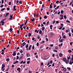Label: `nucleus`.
<instances>
[{"label": "nucleus", "instance_id": "e2e57ef3", "mask_svg": "<svg viewBox=\"0 0 73 73\" xmlns=\"http://www.w3.org/2000/svg\"><path fill=\"white\" fill-rule=\"evenodd\" d=\"M20 29H21V31H23V27H20Z\"/></svg>", "mask_w": 73, "mask_h": 73}, {"label": "nucleus", "instance_id": "052dcab7", "mask_svg": "<svg viewBox=\"0 0 73 73\" xmlns=\"http://www.w3.org/2000/svg\"><path fill=\"white\" fill-rule=\"evenodd\" d=\"M63 38H66V36L65 35H64L63 36Z\"/></svg>", "mask_w": 73, "mask_h": 73}, {"label": "nucleus", "instance_id": "09e8293b", "mask_svg": "<svg viewBox=\"0 0 73 73\" xmlns=\"http://www.w3.org/2000/svg\"><path fill=\"white\" fill-rule=\"evenodd\" d=\"M50 64H52V63H53V61H52V60H51L50 61Z\"/></svg>", "mask_w": 73, "mask_h": 73}, {"label": "nucleus", "instance_id": "0eeeda50", "mask_svg": "<svg viewBox=\"0 0 73 73\" xmlns=\"http://www.w3.org/2000/svg\"><path fill=\"white\" fill-rule=\"evenodd\" d=\"M73 63V62L72 61V60H70V63L69 64H70V65H72Z\"/></svg>", "mask_w": 73, "mask_h": 73}, {"label": "nucleus", "instance_id": "774afa93", "mask_svg": "<svg viewBox=\"0 0 73 73\" xmlns=\"http://www.w3.org/2000/svg\"><path fill=\"white\" fill-rule=\"evenodd\" d=\"M29 73H32V71H29Z\"/></svg>", "mask_w": 73, "mask_h": 73}, {"label": "nucleus", "instance_id": "c03bdc74", "mask_svg": "<svg viewBox=\"0 0 73 73\" xmlns=\"http://www.w3.org/2000/svg\"><path fill=\"white\" fill-rule=\"evenodd\" d=\"M55 23H56V20H54L52 22V24H54Z\"/></svg>", "mask_w": 73, "mask_h": 73}, {"label": "nucleus", "instance_id": "bb28decb", "mask_svg": "<svg viewBox=\"0 0 73 73\" xmlns=\"http://www.w3.org/2000/svg\"><path fill=\"white\" fill-rule=\"evenodd\" d=\"M52 26H53L52 25H50V29H52Z\"/></svg>", "mask_w": 73, "mask_h": 73}, {"label": "nucleus", "instance_id": "e433bc0d", "mask_svg": "<svg viewBox=\"0 0 73 73\" xmlns=\"http://www.w3.org/2000/svg\"><path fill=\"white\" fill-rule=\"evenodd\" d=\"M61 13H62V14H63L64 13V11L62 10H61Z\"/></svg>", "mask_w": 73, "mask_h": 73}, {"label": "nucleus", "instance_id": "6ab92c4d", "mask_svg": "<svg viewBox=\"0 0 73 73\" xmlns=\"http://www.w3.org/2000/svg\"><path fill=\"white\" fill-rule=\"evenodd\" d=\"M31 21H32L33 22V21H35V18H33V19H32L31 20Z\"/></svg>", "mask_w": 73, "mask_h": 73}, {"label": "nucleus", "instance_id": "ddd939ff", "mask_svg": "<svg viewBox=\"0 0 73 73\" xmlns=\"http://www.w3.org/2000/svg\"><path fill=\"white\" fill-rule=\"evenodd\" d=\"M62 55H63L61 53L59 54V56L60 57H62Z\"/></svg>", "mask_w": 73, "mask_h": 73}, {"label": "nucleus", "instance_id": "72a5a7b5", "mask_svg": "<svg viewBox=\"0 0 73 73\" xmlns=\"http://www.w3.org/2000/svg\"><path fill=\"white\" fill-rule=\"evenodd\" d=\"M39 33L40 34H41V33H42V31L41 30H40V31Z\"/></svg>", "mask_w": 73, "mask_h": 73}, {"label": "nucleus", "instance_id": "20e7f679", "mask_svg": "<svg viewBox=\"0 0 73 73\" xmlns=\"http://www.w3.org/2000/svg\"><path fill=\"white\" fill-rule=\"evenodd\" d=\"M16 51H14L13 52V54H12L13 56H15L16 55Z\"/></svg>", "mask_w": 73, "mask_h": 73}, {"label": "nucleus", "instance_id": "5701e85b", "mask_svg": "<svg viewBox=\"0 0 73 73\" xmlns=\"http://www.w3.org/2000/svg\"><path fill=\"white\" fill-rule=\"evenodd\" d=\"M12 31H13V29H12V28L10 29V30H9L10 32H12Z\"/></svg>", "mask_w": 73, "mask_h": 73}, {"label": "nucleus", "instance_id": "7ed1b4c3", "mask_svg": "<svg viewBox=\"0 0 73 73\" xmlns=\"http://www.w3.org/2000/svg\"><path fill=\"white\" fill-rule=\"evenodd\" d=\"M21 57H20L19 58V60H21V59H22V58H23V54H21Z\"/></svg>", "mask_w": 73, "mask_h": 73}, {"label": "nucleus", "instance_id": "5fc2aeb1", "mask_svg": "<svg viewBox=\"0 0 73 73\" xmlns=\"http://www.w3.org/2000/svg\"><path fill=\"white\" fill-rule=\"evenodd\" d=\"M29 63H30V62L29 61H28L27 62V64H29Z\"/></svg>", "mask_w": 73, "mask_h": 73}, {"label": "nucleus", "instance_id": "a878e982", "mask_svg": "<svg viewBox=\"0 0 73 73\" xmlns=\"http://www.w3.org/2000/svg\"><path fill=\"white\" fill-rule=\"evenodd\" d=\"M66 22H67V23H70V22L68 20H66Z\"/></svg>", "mask_w": 73, "mask_h": 73}, {"label": "nucleus", "instance_id": "de8ad7c7", "mask_svg": "<svg viewBox=\"0 0 73 73\" xmlns=\"http://www.w3.org/2000/svg\"><path fill=\"white\" fill-rule=\"evenodd\" d=\"M69 37L71 36V34L70 33L69 34Z\"/></svg>", "mask_w": 73, "mask_h": 73}, {"label": "nucleus", "instance_id": "473e14b6", "mask_svg": "<svg viewBox=\"0 0 73 73\" xmlns=\"http://www.w3.org/2000/svg\"><path fill=\"white\" fill-rule=\"evenodd\" d=\"M32 48L33 49H35V46H34V45H33Z\"/></svg>", "mask_w": 73, "mask_h": 73}, {"label": "nucleus", "instance_id": "4d7b16f0", "mask_svg": "<svg viewBox=\"0 0 73 73\" xmlns=\"http://www.w3.org/2000/svg\"><path fill=\"white\" fill-rule=\"evenodd\" d=\"M19 32H20L19 30H17V34H19Z\"/></svg>", "mask_w": 73, "mask_h": 73}, {"label": "nucleus", "instance_id": "37998d69", "mask_svg": "<svg viewBox=\"0 0 73 73\" xmlns=\"http://www.w3.org/2000/svg\"><path fill=\"white\" fill-rule=\"evenodd\" d=\"M23 50H21L20 51V53H23Z\"/></svg>", "mask_w": 73, "mask_h": 73}, {"label": "nucleus", "instance_id": "c9c22d12", "mask_svg": "<svg viewBox=\"0 0 73 73\" xmlns=\"http://www.w3.org/2000/svg\"><path fill=\"white\" fill-rule=\"evenodd\" d=\"M23 25H24V24H22L20 25V27H23Z\"/></svg>", "mask_w": 73, "mask_h": 73}, {"label": "nucleus", "instance_id": "412c9836", "mask_svg": "<svg viewBox=\"0 0 73 73\" xmlns=\"http://www.w3.org/2000/svg\"><path fill=\"white\" fill-rule=\"evenodd\" d=\"M67 69H68V70H71L70 67H67Z\"/></svg>", "mask_w": 73, "mask_h": 73}, {"label": "nucleus", "instance_id": "680f3d73", "mask_svg": "<svg viewBox=\"0 0 73 73\" xmlns=\"http://www.w3.org/2000/svg\"><path fill=\"white\" fill-rule=\"evenodd\" d=\"M4 7V5H2L1 6H0L1 8H2Z\"/></svg>", "mask_w": 73, "mask_h": 73}, {"label": "nucleus", "instance_id": "338daca9", "mask_svg": "<svg viewBox=\"0 0 73 73\" xmlns=\"http://www.w3.org/2000/svg\"><path fill=\"white\" fill-rule=\"evenodd\" d=\"M63 70L64 71V72H65V71H66V68H64Z\"/></svg>", "mask_w": 73, "mask_h": 73}, {"label": "nucleus", "instance_id": "f8f14e48", "mask_svg": "<svg viewBox=\"0 0 73 73\" xmlns=\"http://www.w3.org/2000/svg\"><path fill=\"white\" fill-rule=\"evenodd\" d=\"M31 35H32L31 34V33H29V35H28V36L29 37L31 36Z\"/></svg>", "mask_w": 73, "mask_h": 73}, {"label": "nucleus", "instance_id": "9d476101", "mask_svg": "<svg viewBox=\"0 0 73 73\" xmlns=\"http://www.w3.org/2000/svg\"><path fill=\"white\" fill-rule=\"evenodd\" d=\"M26 55L27 57H29L30 56V54L29 53H27L26 54Z\"/></svg>", "mask_w": 73, "mask_h": 73}, {"label": "nucleus", "instance_id": "a211bd4d", "mask_svg": "<svg viewBox=\"0 0 73 73\" xmlns=\"http://www.w3.org/2000/svg\"><path fill=\"white\" fill-rule=\"evenodd\" d=\"M32 47V45H30L29 46V49L31 50V48Z\"/></svg>", "mask_w": 73, "mask_h": 73}, {"label": "nucleus", "instance_id": "4468645a", "mask_svg": "<svg viewBox=\"0 0 73 73\" xmlns=\"http://www.w3.org/2000/svg\"><path fill=\"white\" fill-rule=\"evenodd\" d=\"M66 60V59L65 58H64L63 59V60L64 61H65Z\"/></svg>", "mask_w": 73, "mask_h": 73}, {"label": "nucleus", "instance_id": "2eb2a0df", "mask_svg": "<svg viewBox=\"0 0 73 73\" xmlns=\"http://www.w3.org/2000/svg\"><path fill=\"white\" fill-rule=\"evenodd\" d=\"M42 31H44V30L45 29V27H43L42 28Z\"/></svg>", "mask_w": 73, "mask_h": 73}, {"label": "nucleus", "instance_id": "4be33fe9", "mask_svg": "<svg viewBox=\"0 0 73 73\" xmlns=\"http://www.w3.org/2000/svg\"><path fill=\"white\" fill-rule=\"evenodd\" d=\"M60 7V6H58L56 7V8H55V9H57Z\"/></svg>", "mask_w": 73, "mask_h": 73}, {"label": "nucleus", "instance_id": "f257e3e1", "mask_svg": "<svg viewBox=\"0 0 73 73\" xmlns=\"http://www.w3.org/2000/svg\"><path fill=\"white\" fill-rule=\"evenodd\" d=\"M49 57V56H45L43 58V60H46Z\"/></svg>", "mask_w": 73, "mask_h": 73}, {"label": "nucleus", "instance_id": "7c9ffc66", "mask_svg": "<svg viewBox=\"0 0 73 73\" xmlns=\"http://www.w3.org/2000/svg\"><path fill=\"white\" fill-rule=\"evenodd\" d=\"M19 3L21 4H22V1H21V0H20Z\"/></svg>", "mask_w": 73, "mask_h": 73}, {"label": "nucleus", "instance_id": "a18cd8bd", "mask_svg": "<svg viewBox=\"0 0 73 73\" xmlns=\"http://www.w3.org/2000/svg\"><path fill=\"white\" fill-rule=\"evenodd\" d=\"M59 3V1H58V0H57L56 2V3L57 4H58Z\"/></svg>", "mask_w": 73, "mask_h": 73}, {"label": "nucleus", "instance_id": "0e129e2a", "mask_svg": "<svg viewBox=\"0 0 73 73\" xmlns=\"http://www.w3.org/2000/svg\"><path fill=\"white\" fill-rule=\"evenodd\" d=\"M32 40L33 41V40H35V38H34V37H33V36L32 37Z\"/></svg>", "mask_w": 73, "mask_h": 73}, {"label": "nucleus", "instance_id": "8fccbe9b", "mask_svg": "<svg viewBox=\"0 0 73 73\" xmlns=\"http://www.w3.org/2000/svg\"><path fill=\"white\" fill-rule=\"evenodd\" d=\"M19 58V56H17V60H18Z\"/></svg>", "mask_w": 73, "mask_h": 73}, {"label": "nucleus", "instance_id": "49530a36", "mask_svg": "<svg viewBox=\"0 0 73 73\" xmlns=\"http://www.w3.org/2000/svg\"><path fill=\"white\" fill-rule=\"evenodd\" d=\"M52 7H53V6H51L50 5L49 8L51 9H52Z\"/></svg>", "mask_w": 73, "mask_h": 73}, {"label": "nucleus", "instance_id": "6e6552de", "mask_svg": "<svg viewBox=\"0 0 73 73\" xmlns=\"http://www.w3.org/2000/svg\"><path fill=\"white\" fill-rule=\"evenodd\" d=\"M13 16V15H12L11 16H10V17L9 18V19H10V20H12Z\"/></svg>", "mask_w": 73, "mask_h": 73}, {"label": "nucleus", "instance_id": "13d9d810", "mask_svg": "<svg viewBox=\"0 0 73 73\" xmlns=\"http://www.w3.org/2000/svg\"><path fill=\"white\" fill-rule=\"evenodd\" d=\"M39 4H42V1H40L39 2Z\"/></svg>", "mask_w": 73, "mask_h": 73}, {"label": "nucleus", "instance_id": "69168bd1", "mask_svg": "<svg viewBox=\"0 0 73 73\" xmlns=\"http://www.w3.org/2000/svg\"><path fill=\"white\" fill-rule=\"evenodd\" d=\"M72 44H73V42H71L70 43V45H72Z\"/></svg>", "mask_w": 73, "mask_h": 73}, {"label": "nucleus", "instance_id": "423d86ee", "mask_svg": "<svg viewBox=\"0 0 73 73\" xmlns=\"http://www.w3.org/2000/svg\"><path fill=\"white\" fill-rule=\"evenodd\" d=\"M15 8H16V5L14 6L13 8L14 9L13 10V11H16V9Z\"/></svg>", "mask_w": 73, "mask_h": 73}, {"label": "nucleus", "instance_id": "3c124183", "mask_svg": "<svg viewBox=\"0 0 73 73\" xmlns=\"http://www.w3.org/2000/svg\"><path fill=\"white\" fill-rule=\"evenodd\" d=\"M10 10V9L9 8H7V11H9Z\"/></svg>", "mask_w": 73, "mask_h": 73}, {"label": "nucleus", "instance_id": "cd10ccee", "mask_svg": "<svg viewBox=\"0 0 73 73\" xmlns=\"http://www.w3.org/2000/svg\"><path fill=\"white\" fill-rule=\"evenodd\" d=\"M7 61H9V58H7L6 59Z\"/></svg>", "mask_w": 73, "mask_h": 73}, {"label": "nucleus", "instance_id": "9b49d317", "mask_svg": "<svg viewBox=\"0 0 73 73\" xmlns=\"http://www.w3.org/2000/svg\"><path fill=\"white\" fill-rule=\"evenodd\" d=\"M19 62V61L16 60L15 62H13V64H17V63H18Z\"/></svg>", "mask_w": 73, "mask_h": 73}, {"label": "nucleus", "instance_id": "f3484780", "mask_svg": "<svg viewBox=\"0 0 73 73\" xmlns=\"http://www.w3.org/2000/svg\"><path fill=\"white\" fill-rule=\"evenodd\" d=\"M68 62H69L68 60H67L65 61V62H66V64H68Z\"/></svg>", "mask_w": 73, "mask_h": 73}, {"label": "nucleus", "instance_id": "393cba45", "mask_svg": "<svg viewBox=\"0 0 73 73\" xmlns=\"http://www.w3.org/2000/svg\"><path fill=\"white\" fill-rule=\"evenodd\" d=\"M5 70V68H3L1 70H2V71H3V72H4V70Z\"/></svg>", "mask_w": 73, "mask_h": 73}, {"label": "nucleus", "instance_id": "aec40b11", "mask_svg": "<svg viewBox=\"0 0 73 73\" xmlns=\"http://www.w3.org/2000/svg\"><path fill=\"white\" fill-rule=\"evenodd\" d=\"M68 52H69V53H71V52H72V51L71 50H68Z\"/></svg>", "mask_w": 73, "mask_h": 73}, {"label": "nucleus", "instance_id": "dca6fc26", "mask_svg": "<svg viewBox=\"0 0 73 73\" xmlns=\"http://www.w3.org/2000/svg\"><path fill=\"white\" fill-rule=\"evenodd\" d=\"M69 57L67 56V60H69L70 58V56H69V55H68Z\"/></svg>", "mask_w": 73, "mask_h": 73}, {"label": "nucleus", "instance_id": "864d4df0", "mask_svg": "<svg viewBox=\"0 0 73 73\" xmlns=\"http://www.w3.org/2000/svg\"><path fill=\"white\" fill-rule=\"evenodd\" d=\"M39 43L38 42H37L36 43V46H39Z\"/></svg>", "mask_w": 73, "mask_h": 73}, {"label": "nucleus", "instance_id": "c85d7f7f", "mask_svg": "<svg viewBox=\"0 0 73 73\" xmlns=\"http://www.w3.org/2000/svg\"><path fill=\"white\" fill-rule=\"evenodd\" d=\"M21 70V69L20 68H18L17 69V70L18 71L19 70Z\"/></svg>", "mask_w": 73, "mask_h": 73}, {"label": "nucleus", "instance_id": "4c0bfd02", "mask_svg": "<svg viewBox=\"0 0 73 73\" xmlns=\"http://www.w3.org/2000/svg\"><path fill=\"white\" fill-rule=\"evenodd\" d=\"M73 3V1H72V2H71L70 3V4L69 5H71L72 4V3Z\"/></svg>", "mask_w": 73, "mask_h": 73}, {"label": "nucleus", "instance_id": "603ef678", "mask_svg": "<svg viewBox=\"0 0 73 73\" xmlns=\"http://www.w3.org/2000/svg\"><path fill=\"white\" fill-rule=\"evenodd\" d=\"M55 49H58V48L57 47L55 46Z\"/></svg>", "mask_w": 73, "mask_h": 73}, {"label": "nucleus", "instance_id": "c756f323", "mask_svg": "<svg viewBox=\"0 0 73 73\" xmlns=\"http://www.w3.org/2000/svg\"><path fill=\"white\" fill-rule=\"evenodd\" d=\"M26 48H28V44H27V45H26Z\"/></svg>", "mask_w": 73, "mask_h": 73}, {"label": "nucleus", "instance_id": "f704fd0d", "mask_svg": "<svg viewBox=\"0 0 73 73\" xmlns=\"http://www.w3.org/2000/svg\"><path fill=\"white\" fill-rule=\"evenodd\" d=\"M44 18L45 19H47V16H46V15L44 17Z\"/></svg>", "mask_w": 73, "mask_h": 73}, {"label": "nucleus", "instance_id": "2f4dec72", "mask_svg": "<svg viewBox=\"0 0 73 73\" xmlns=\"http://www.w3.org/2000/svg\"><path fill=\"white\" fill-rule=\"evenodd\" d=\"M64 40L63 39H61L60 41L59 42H62V40Z\"/></svg>", "mask_w": 73, "mask_h": 73}, {"label": "nucleus", "instance_id": "ea45409f", "mask_svg": "<svg viewBox=\"0 0 73 73\" xmlns=\"http://www.w3.org/2000/svg\"><path fill=\"white\" fill-rule=\"evenodd\" d=\"M62 27H63V26H61L60 28H59V29H62Z\"/></svg>", "mask_w": 73, "mask_h": 73}, {"label": "nucleus", "instance_id": "79ce46f5", "mask_svg": "<svg viewBox=\"0 0 73 73\" xmlns=\"http://www.w3.org/2000/svg\"><path fill=\"white\" fill-rule=\"evenodd\" d=\"M40 36H37V38L38 40L39 39H40Z\"/></svg>", "mask_w": 73, "mask_h": 73}, {"label": "nucleus", "instance_id": "1a4fd4ad", "mask_svg": "<svg viewBox=\"0 0 73 73\" xmlns=\"http://www.w3.org/2000/svg\"><path fill=\"white\" fill-rule=\"evenodd\" d=\"M2 67L1 68V69H3V68H4V67H5V64H3L2 65Z\"/></svg>", "mask_w": 73, "mask_h": 73}, {"label": "nucleus", "instance_id": "bf43d9fd", "mask_svg": "<svg viewBox=\"0 0 73 73\" xmlns=\"http://www.w3.org/2000/svg\"><path fill=\"white\" fill-rule=\"evenodd\" d=\"M4 10H5V8H4L3 9H2L1 10V11H4Z\"/></svg>", "mask_w": 73, "mask_h": 73}, {"label": "nucleus", "instance_id": "39448f33", "mask_svg": "<svg viewBox=\"0 0 73 73\" xmlns=\"http://www.w3.org/2000/svg\"><path fill=\"white\" fill-rule=\"evenodd\" d=\"M54 34L53 33H51V36H50V37L51 38V37H52L53 36H54Z\"/></svg>", "mask_w": 73, "mask_h": 73}, {"label": "nucleus", "instance_id": "a19ab883", "mask_svg": "<svg viewBox=\"0 0 73 73\" xmlns=\"http://www.w3.org/2000/svg\"><path fill=\"white\" fill-rule=\"evenodd\" d=\"M64 19H66V18H67L66 16V15H64Z\"/></svg>", "mask_w": 73, "mask_h": 73}, {"label": "nucleus", "instance_id": "f03ea898", "mask_svg": "<svg viewBox=\"0 0 73 73\" xmlns=\"http://www.w3.org/2000/svg\"><path fill=\"white\" fill-rule=\"evenodd\" d=\"M26 44L25 42H23L22 44V45H21V48H23V46H24V45Z\"/></svg>", "mask_w": 73, "mask_h": 73}, {"label": "nucleus", "instance_id": "58836bf2", "mask_svg": "<svg viewBox=\"0 0 73 73\" xmlns=\"http://www.w3.org/2000/svg\"><path fill=\"white\" fill-rule=\"evenodd\" d=\"M44 71H45V69H44V68H42V71L43 72H44Z\"/></svg>", "mask_w": 73, "mask_h": 73}, {"label": "nucleus", "instance_id": "6e6d98bb", "mask_svg": "<svg viewBox=\"0 0 73 73\" xmlns=\"http://www.w3.org/2000/svg\"><path fill=\"white\" fill-rule=\"evenodd\" d=\"M56 24H58V23H59V21H56Z\"/></svg>", "mask_w": 73, "mask_h": 73}, {"label": "nucleus", "instance_id": "b1692460", "mask_svg": "<svg viewBox=\"0 0 73 73\" xmlns=\"http://www.w3.org/2000/svg\"><path fill=\"white\" fill-rule=\"evenodd\" d=\"M35 32H36L37 33H38V31H37V30H35Z\"/></svg>", "mask_w": 73, "mask_h": 73}]
</instances>
